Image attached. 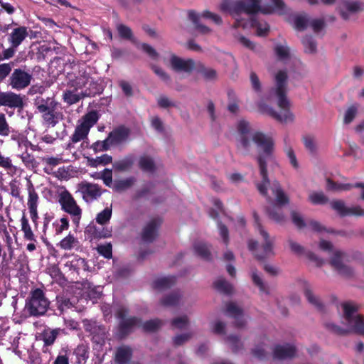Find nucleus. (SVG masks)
Here are the masks:
<instances>
[{"label": "nucleus", "instance_id": "nucleus-34", "mask_svg": "<svg viewBox=\"0 0 364 364\" xmlns=\"http://www.w3.org/2000/svg\"><path fill=\"white\" fill-rule=\"evenodd\" d=\"M182 299V295L180 292H173L166 296L161 300V303L165 306H174L179 304Z\"/></svg>", "mask_w": 364, "mask_h": 364}, {"label": "nucleus", "instance_id": "nucleus-53", "mask_svg": "<svg viewBox=\"0 0 364 364\" xmlns=\"http://www.w3.org/2000/svg\"><path fill=\"white\" fill-rule=\"evenodd\" d=\"M97 174L98 175L97 179H102L107 186L111 187V186L112 185V170L105 168L103 171L100 172V173Z\"/></svg>", "mask_w": 364, "mask_h": 364}, {"label": "nucleus", "instance_id": "nucleus-26", "mask_svg": "<svg viewBox=\"0 0 364 364\" xmlns=\"http://www.w3.org/2000/svg\"><path fill=\"white\" fill-rule=\"evenodd\" d=\"M227 313L236 319L237 326L239 327L245 326L246 320L242 318V310L233 302L227 305Z\"/></svg>", "mask_w": 364, "mask_h": 364}, {"label": "nucleus", "instance_id": "nucleus-58", "mask_svg": "<svg viewBox=\"0 0 364 364\" xmlns=\"http://www.w3.org/2000/svg\"><path fill=\"white\" fill-rule=\"evenodd\" d=\"M284 151L289 158V162L294 168H299V164L296 160L294 151L291 146L287 145L284 148Z\"/></svg>", "mask_w": 364, "mask_h": 364}, {"label": "nucleus", "instance_id": "nucleus-59", "mask_svg": "<svg viewBox=\"0 0 364 364\" xmlns=\"http://www.w3.org/2000/svg\"><path fill=\"white\" fill-rule=\"evenodd\" d=\"M304 143L306 149L311 153L314 154L317 150V144L314 137L306 136L304 138Z\"/></svg>", "mask_w": 364, "mask_h": 364}, {"label": "nucleus", "instance_id": "nucleus-48", "mask_svg": "<svg viewBox=\"0 0 364 364\" xmlns=\"http://www.w3.org/2000/svg\"><path fill=\"white\" fill-rule=\"evenodd\" d=\"M250 125L245 120H240L237 124V131L240 134V140L243 137L250 138L252 133L250 134Z\"/></svg>", "mask_w": 364, "mask_h": 364}, {"label": "nucleus", "instance_id": "nucleus-54", "mask_svg": "<svg viewBox=\"0 0 364 364\" xmlns=\"http://www.w3.org/2000/svg\"><path fill=\"white\" fill-rule=\"evenodd\" d=\"M304 46V50L307 53H314L316 50V44L314 39L310 36H306L302 40Z\"/></svg>", "mask_w": 364, "mask_h": 364}, {"label": "nucleus", "instance_id": "nucleus-21", "mask_svg": "<svg viewBox=\"0 0 364 364\" xmlns=\"http://www.w3.org/2000/svg\"><path fill=\"white\" fill-rule=\"evenodd\" d=\"M304 294L308 301L318 309H322L323 303L320 298L314 294L311 285L306 281L301 282Z\"/></svg>", "mask_w": 364, "mask_h": 364}, {"label": "nucleus", "instance_id": "nucleus-23", "mask_svg": "<svg viewBox=\"0 0 364 364\" xmlns=\"http://www.w3.org/2000/svg\"><path fill=\"white\" fill-rule=\"evenodd\" d=\"M27 28L20 26L14 28L9 36V41L13 48H17L27 37Z\"/></svg>", "mask_w": 364, "mask_h": 364}, {"label": "nucleus", "instance_id": "nucleus-29", "mask_svg": "<svg viewBox=\"0 0 364 364\" xmlns=\"http://www.w3.org/2000/svg\"><path fill=\"white\" fill-rule=\"evenodd\" d=\"M27 190L28 195L27 205L28 209L38 208L39 197L30 180L27 183Z\"/></svg>", "mask_w": 364, "mask_h": 364}, {"label": "nucleus", "instance_id": "nucleus-15", "mask_svg": "<svg viewBox=\"0 0 364 364\" xmlns=\"http://www.w3.org/2000/svg\"><path fill=\"white\" fill-rule=\"evenodd\" d=\"M170 67L176 73L190 75L197 67L198 64L191 58H181L175 55L171 56Z\"/></svg>", "mask_w": 364, "mask_h": 364}, {"label": "nucleus", "instance_id": "nucleus-43", "mask_svg": "<svg viewBox=\"0 0 364 364\" xmlns=\"http://www.w3.org/2000/svg\"><path fill=\"white\" fill-rule=\"evenodd\" d=\"M139 167L144 171L152 172L155 170V164L153 159L148 156H142L139 161Z\"/></svg>", "mask_w": 364, "mask_h": 364}, {"label": "nucleus", "instance_id": "nucleus-39", "mask_svg": "<svg viewBox=\"0 0 364 364\" xmlns=\"http://www.w3.org/2000/svg\"><path fill=\"white\" fill-rule=\"evenodd\" d=\"M214 287L217 291L223 294H230L232 291V286L223 277L215 279Z\"/></svg>", "mask_w": 364, "mask_h": 364}, {"label": "nucleus", "instance_id": "nucleus-56", "mask_svg": "<svg viewBox=\"0 0 364 364\" xmlns=\"http://www.w3.org/2000/svg\"><path fill=\"white\" fill-rule=\"evenodd\" d=\"M75 353L79 362L85 361L88 358V349L85 345H80L75 350Z\"/></svg>", "mask_w": 364, "mask_h": 364}, {"label": "nucleus", "instance_id": "nucleus-5", "mask_svg": "<svg viewBox=\"0 0 364 364\" xmlns=\"http://www.w3.org/2000/svg\"><path fill=\"white\" fill-rule=\"evenodd\" d=\"M37 112L41 114L44 124L54 127L62 118L59 104L53 97H37L34 100Z\"/></svg>", "mask_w": 364, "mask_h": 364}, {"label": "nucleus", "instance_id": "nucleus-8", "mask_svg": "<svg viewBox=\"0 0 364 364\" xmlns=\"http://www.w3.org/2000/svg\"><path fill=\"white\" fill-rule=\"evenodd\" d=\"M256 227L258 230L262 239V244L261 246L262 252H258V244L256 241L250 240L248 242L249 250L254 252L255 256L259 259H263L266 257L272 255L273 252L274 238L271 237L268 232L262 228L261 225L257 222V218L255 217Z\"/></svg>", "mask_w": 364, "mask_h": 364}, {"label": "nucleus", "instance_id": "nucleus-18", "mask_svg": "<svg viewBox=\"0 0 364 364\" xmlns=\"http://www.w3.org/2000/svg\"><path fill=\"white\" fill-rule=\"evenodd\" d=\"M23 105V98L21 95L13 92H0V106L10 108H22Z\"/></svg>", "mask_w": 364, "mask_h": 364}, {"label": "nucleus", "instance_id": "nucleus-3", "mask_svg": "<svg viewBox=\"0 0 364 364\" xmlns=\"http://www.w3.org/2000/svg\"><path fill=\"white\" fill-rule=\"evenodd\" d=\"M341 325L332 322L326 323V328L334 333L347 335L358 333L364 335V321L358 312V306L352 301H345L338 306Z\"/></svg>", "mask_w": 364, "mask_h": 364}, {"label": "nucleus", "instance_id": "nucleus-52", "mask_svg": "<svg viewBox=\"0 0 364 364\" xmlns=\"http://www.w3.org/2000/svg\"><path fill=\"white\" fill-rule=\"evenodd\" d=\"M56 299L58 305V309L61 311H64L73 306V302L70 301L69 298H67L65 296H57Z\"/></svg>", "mask_w": 364, "mask_h": 364}, {"label": "nucleus", "instance_id": "nucleus-62", "mask_svg": "<svg viewBox=\"0 0 364 364\" xmlns=\"http://www.w3.org/2000/svg\"><path fill=\"white\" fill-rule=\"evenodd\" d=\"M250 80L252 89L257 92H261L262 85L257 75L255 72L252 71L250 73Z\"/></svg>", "mask_w": 364, "mask_h": 364}, {"label": "nucleus", "instance_id": "nucleus-45", "mask_svg": "<svg viewBox=\"0 0 364 364\" xmlns=\"http://www.w3.org/2000/svg\"><path fill=\"white\" fill-rule=\"evenodd\" d=\"M309 24V18L306 15H298L294 20V26L297 31H304Z\"/></svg>", "mask_w": 364, "mask_h": 364}, {"label": "nucleus", "instance_id": "nucleus-37", "mask_svg": "<svg viewBox=\"0 0 364 364\" xmlns=\"http://www.w3.org/2000/svg\"><path fill=\"white\" fill-rule=\"evenodd\" d=\"M195 253L204 259H209L210 252L208 245L203 242H196L193 245Z\"/></svg>", "mask_w": 364, "mask_h": 364}, {"label": "nucleus", "instance_id": "nucleus-22", "mask_svg": "<svg viewBox=\"0 0 364 364\" xmlns=\"http://www.w3.org/2000/svg\"><path fill=\"white\" fill-rule=\"evenodd\" d=\"M362 9L361 4L350 0L344 1L340 7L341 14L346 20L349 18L350 14L358 12Z\"/></svg>", "mask_w": 364, "mask_h": 364}, {"label": "nucleus", "instance_id": "nucleus-25", "mask_svg": "<svg viewBox=\"0 0 364 364\" xmlns=\"http://www.w3.org/2000/svg\"><path fill=\"white\" fill-rule=\"evenodd\" d=\"M274 357L277 359H285L294 356L296 353V348L294 346L278 345L274 349Z\"/></svg>", "mask_w": 364, "mask_h": 364}, {"label": "nucleus", "instance_id": "nucleus-50", "mask_svg": "<svg viewBox=\"0 0 364 364\" xmlns=\"http://www.w3.org/2000/svg\"><path fill=\"white\" fill-rule=\"evenodd\" d=\"M53 226L55 229V234L59 235L64 230H66L69 228V222L66 218H62L60 220H55L53 223Z\"/></svg>", "mask_w": 364, "mask_h": 364}, {"label": "nucleus", "instance_id": "nucleus-12", "mask_svg": "<svg viewBox=\"0 0 364 364\" xmlns=\"http://www.w3.org/2000/svg\"><path fill=\"white\" fill-rule=\"evenodd\" d=\"M329 262L342 276L350 277L353 274V269L348 264V255L338 249L333 250V254L330 255Z\"/></svg>", "mask_w": 364, "mask_h": 364}, {"label": "nucleus", "instance_id": "nucleus-49", "mask_svg": "<svg viewBox=\"0 0 364 364\" xmlns=\"http://www.w3.org/2000/svg\"><path fill=\"white\" fill-rule=\"evenodd\" d=\"M59 333V329L46 330L43 333V341L46 345H52Z\"/></svg>", "mask_w": 364, "mask_h": 364}, {"label": "nucleus", "instance_id": "nucleus-28", "mask_svg": "<svg viewBox=\"0 0 364 364\" xmlns=\"http://www.w3.org/2000/svg\"><path fill=\"white\" fill-rule=\"evenodd\" d=\"M0 167L3 168L5 171H6L7 173L11 176L21 173V170L20 168L12 164L11 159L8 157L4 156L0 151Z\"/></svg>", "mask_w": 364, "mask_h": 364}, {"label": "nucleus", "instance_id": "nucleus-27", "mask_svg": "<svg viewBox=\"0 0 364 364\" xmlns=\"http://www.w3.org/2000/svg\"><path fill=\"white\" fill-rule=\"evenodd\" d=\"M132 350L129 346L119 347L115 353V363L117 364H127L132 358Z\"/></svg>", "mask_w": 364, "mask_h": 364}, {"label": "nucleus", "instance_id": "nucleus-2", "mask_svg": "<svg viewBox=\"0 0 364 364\" xmlns=\"http://www.w3.org/2000/svg\"><path fill=\"white\" fill-rule=\"evenodd\" d=\"M288 75L286 70H278L274 76V85L269 91V97L277 100L278 106L282 109L279 114L265 103L259 104V110L279 122H289L294 120L293 114L288 109L289 102L287 98Z\"/></svg>", "mask_w": 364, "mask_h": 364}, {"label": "nucleus", "instance_id": "nucleus-14", "mask_svg": "<svg viewBox=\"0 0 364 364\" xmlns=\"http://www.w3.org/2000/svg\"><path fill=\"white\" fill-rule=\"evenodd\" d=\"M32 78V75L30 73L21 68H16L9 77V85L14 90H21L31 84Z\"/></svg>", "mask_w": 364, "mask_h": 364}, {"label": "nucleus", "instance_id": "nucleus-31", "mask_svg": "<svg viewBox=\"0 0 364 364\" xmlns=\"http://www.w3.org/2000/svg\"><path fill=\"white\" fill-rule=\"evenodd\" d=\"M77 90H66L64 92L63 95V99L65 102L68 105H73L78 102L81 99L85 97L84 96L83 92L81 91L80 92H77Z\"/></svg>", "mask_w": 364, "mask_h": 364}, {"label": "nucleus", "instance_id": "nucleus-9", "mask_svg": "<svg viewBox=\"0 0 364 364\" xmlns=\"http://www.w3.org/2000/svg\"><path fill=\"white\" fill-rule=\"evenodd\" d=\"M58 197V202L62 210L68 213L72 217L73 222L77 225L81 218L82 209L66 189L61 191Z\"/></svg>", "mask_w": 364, "mask_h": 364}, {"label": "nucleus", "instance_id": "nucleus-16", "mask_svg": "<svg viewBox=\"0 0 364 364\" xmlns=\"http://www.w3.org/2000/svg\"><path fill=\"white\" fill-rule=\"evenodd\" d=\"M331 208L341 217L346 216H364V209L360 205L348 207L342 200H333L330 202Z\"/></svg>", "mask_w": 364, "mask_h": 364}, {"label": "nucleus", "instance_id": "nucleus-24", "mask_svg": "<svg viewBox=\"0 0 364 364\" xmlns=\"http://www.w3.org/2000/svg\"><path fill=\"white\" fill-rule=\"evenodd\" d=\"M129 135V129L124 127H120L111 132L108 137L112 145H117L126 141Z\"/></svg>", "mask_w": 364, "mask_h": 364}, {"label": "nucleus", "instance_id": "nucleus-44", "mask_svg": "<svg viewBox=\"0 0 364 364\" xmlns=\"http://www.w3.org/2000/svg\"><path fill=\"white\" fill-rule=\"evenodd\" d=\"M277 58L281 60H287L291 56L289 48L283 44H277L274 48Z\"/></svg>", "mask_w": 364, "mask_h": 364}, {"label": "nucleus", "instance_id": "nucleus-33", "mask_svg": "<svg viewBox=\"0 0 364 364\" xmlns=\"http://www.w3.org/2000/svg\"><path fill=\"white\" fill-rule=\"evenodd\" d=\"M21 231L23 233V238L30 242H36V236L31 230L28 219L23 216L21 220Z\"/></svg>", "mask_w": 364, "mask_h": 364}, {"label": "nucleus", "instance_id": "nucleus-10", "mask_svg": "<svg viewBox=\"0 0 364 364\" xmlns=\"http://www.w3.org/2000/svg\"><path fill=\"white\" fill-rule=\"evenodd\" d=\"M97 120L98 114L95 111L90 112L85 114L75 127V132L72 135V141L77 143L86 139L90 128L97 123Z\"/></svg>", "mask_w": 364, "mask_h": 364}, {"label": "nucleus", "instance_id": "nucleus-55", "mask_svg": "<svg viewBox=\"0 0 364 364\" xmlns=\"http://www.w3.org/2000/svg\"><path fill=\"white\" fill-rule=\"evenodd\" d=\"M151 69L154 73L164 82L169 83L171 82L170 75L161 68L157 65H152Z\"/></svg>", "mask_w": 364, "mask_h": 364}, {"label": "nucleus", "instance_id": "nucleus-51", "mask_svg": "<svg viewBox=\"0 0 364 364\" xmlns=\"http://www.w3.org/2000/svg\"><path fill=\"white\" fill-rule=\"evenodd\" d=\"M11 132V127L4 113H0V136H7Z\"/></svg>", "mask_w": 364, "mask_h": 364}, {"label": "nucleus", "instance_id": "nucleus-40", "mask_svg": "<svg viewBox=\"0 0 364 364\" xmlns=\"http://www.w3.org/2000/svg\"><path fill=\"white\" fill-rule=\"evenodd\" d=\"M353 188V184L351 183H336L331 179H327L326 181V188L329 191H349Z\"/></svg>", "mask_w": 364, "mask_h": 364}, {"label": "nucleus", "instance_id": "nucleus-32", "mask_svg": "<svg viewBox=\"0 0 364 364\" xmlns=\"http://www.w3.org/2000/svg\"><path fill=\"white\" fill-rule=\"evenodd\" d=\"M79 245L78 240L73 235L68 234L65 237L62 239L58 246L64 250H70Z\"/></svg>", "mask_w": 364, "mask_h": 364}, {"label": "nucleus", "instance_id": "nucleus-63", "mask_svg": "<svg viewBox=\"0 0 364 364\" xmlns=\"http://www.w3.org/2000/svg\"><path fill=\"white\" fill-rule=\"evenodd\" d=\"M97 250L105 258L110 259L112 256V248L110 244L99 245Z\"/></svg>", "mask_w": 364, "mask_h": 364}, {"label": "nucleus", "instance_id": "nucleus-42", "mask_svg": "<svg viewBox=\"0 0 364 364\" xmlns=\"http://www.w3.org/2000/svg\"><path fill=\"white\" fill-rule=\"evenodd\" d=\"M309 200L314 205H324L328 202V198L321 191H314L309 194Z\"/></svg>", "mask_w": 364, "mask_h": 364}, {"label": "nucleus", "instance_id": "nucleus-47", "mask_svg": "<svg viewBox=\"0 0 364 364\" xmlns=\"http://www.w3.org/2000/svg\"><path fill=\"white\" fill-rule=\"evenodd\" d=\"M198 65H200V73L206 80L211 81L218 78V73L215 69L204 67L200 65V63H198Z\"/></svg>", "mask_w": 364, "mask_h": 364}, {"label": "nucleus", "instance_id": "nucleus-41", "mask_svg": "<svg viewBox=\"0 0 364 364\" xmlns=\"http://www.w3.org/2000/svg\"><path fill=\"white\" fill-rule=\"evenodd\" d=\"M272 191L276 196V200L278 204L284 205L289 202L287 196L280 188V186L277 182H274L272 183Z\"/></svg>", "mask_w": 364, "mask_h": 364}, {"label": "nucleus", "instance_id": "nucleus-35", "mask_svg": "<svg viewBox=\"0 0 364 364\" xmlns=\"http://www.w3.org/2000/svg\"><path fill=\"white\" fill-rule=\"evenodd\" d=\"M235 38L237 39L239 43H240L246 48L257 53L262 52V48L259 45L255 44L254 42L251 41L250 39L247 38L244 36L237 35L235 36Z\"/></svg>", "mask_w": 364, "mask_h": 364}, {"label": "nucleus", "instance_id": "nucleus-17", "mask_svg": "<svg viewBox=\"0 0 364 364\" xmlns=\"http://www.w3.org/2000/svg\"><path fill=\"white\" fill-rule=\"evenodd\" d=\"M78 191L85 201L89 203L97 200L102 193L101 187L95 183L82 181L77 185Z\"/></svg>", "mask_w": 364, "mask_h": 364}, {"label": "nucleus", "instance_id": "nucleus-11", "mask_svg": "<svg viewBox=\"0 0 364 364\" xmlns=\"http://www.w3.org/2000/svg\"><path fill=\"white\" fill-rule=\"evenodd\" d=\"M48 304V301L46 299L43 291L36 289L31 293V297L26 303V309L31 315L40 316L46 312Z\"/></svg>", "mask_w": 364, "mask_h": 364}, {"label": "nucleus", "instance_id": "nucleus-38", "mask_svg": "<svg viewBox=\"0 0 364 364\" xmlns=\"http://www.w3.org/2000/svg\"><path fill=\"white\" fill-rule=\"evenodd\" d=\"M135 182L134 177L119 180L114 182L113 189L117 192H122L131 188Z\"/></svg>", "mask_w": 364, "mask_h": 364}, {"label": "nucleus", "instance_id": "nucleus-13", "mask_svg": "<svg viewBox=\"0 0 364 364\" xmlns=\"http://www.w3.org/2000/svg\"><path fill=\"white\" fill-rule=\"evenodd\" d=\"M201 17L210 18L216 24H220L222 23L221 18L218 14L211 13L210 11H204L200 16L193 11H189V19L194 24L196 29L202 34L209 33L210 32V29L201 23Z\"/></svg>", "mask_w": 364, "mask_h": 364}, {"label": "nucleus", "instance_id": "nucleus-30", "mask_svg": "<svg viewBox=\"0 0 364 364\" xmlns=\"http://www.w3.org/2000/svg\"><path fill=\"white\" fill-rule=\"evenodd\" d=\"M176 283V278L173 276L157 278L153 282V287L157 290H164L173 286Z\"/></svg>", "mask_w": 364, "mask_h": 364}, {"label": "nucleus", "instance_id": "nucleus-57", "mask_svg": "<svg viewBox=\"0 0 364 364\" xmlns=\"http://www.w3.org/2000/svg\"><path fill=\"white\" fill-rule=\"evenodd\" d=\"M188 324L189 321L186 316L176 318L171 322V325L173 326V327L180 329L186 328L188 326Z\"/></svg>", "mask_w": 364, "mask_h": 364}, {"label": "nucleus", "instance_id": "nucleus-61", "mask_svg": "<svg viewBox=\"0 0 364 364\" xmlns=\"http://www.w3.org/2000/svg\"><path fill=\"white\" fill-rule=\"evenodd\" d=\"M291 218L293 223L299 228L302 229L307 225L303 217L298 213L293 211L291 213Z\"/></svg>", "mask_w": 364, "mask_h": 364}, {"label": "nucleus", "instance_id": "nucleus-19", "mask_svg": "<svg viewBox=\"0 0 364 364\" xmlns=\"http://www.w3.org/2000/svg\"><path fill=\"white\" fill-rule=\"evenodd\" d=\"M242 14L243 13H240L238 15L240 23L235 19V27H242L243 28H247L249 26L255 27L256 28V33L259 36H264L268 33L269 26L266 22H258L252 19L250 21H245L244 18L240 17V15Z\"/></svg>", "mask_w": 364, "mask_h": 364}, {"label": "nucleus", "instance_id": "nucleus-60", "mask_svg": "<svg viewBox=\"0 0 364 364\" xmlns=\"http://www.w3.org/2000/svg\"><path fill=\"white\" fill-rule=\"evenodd\" d=\"M268 215L272 220L277 223H282L284 221V217L278 208L274 207L272 210H268Z\"/></svg>", "mask_w": 364, "mask_h": 364}, {"label": "nucleus", "instance_id": "nucleus-64", "mask_svg": "<svg viewBox=\"0 0 364 364\" xmlns=\"http://www.w3.org/2000/svg\"><path fill=\"white\" fill-rule=\"evenodd\" d=\"M357 108L355 106L350 107L345 112L343 122L345 124H350L355 117Z\"/></svg>", "mask_w": 364, "mask_h": 364}, {"label": "nucleus", "instance_id": "nucleus-20", "mask_svg": "<svg viewBox=\"0 0 364 364\" xmlns=\"http://www.w3.org/2000/svg\"><path fill=\"white\" fill-rule=\"evenodd\" d=\"M161 224V220L157 218L151 219L144 226L141 237L145 242H152L157 236V229Z\"/></svg>", "mask_w": 364, "mask_h": 364}, {"label": "nucleus", "instance_id": "nucleus-46", "mask_svg": "<svg viewBox=\"0 0 364 364\" xmlns=\"http://www.w3.org/2000/svg\"><path fill=\"white\" fill-rule=\"evenodd\" d=\"M112 214V209L111 207L105 208L102 211L99 213L96 216V222L100 225L107 224Z\"/></svg>", "mask_w": 364, "mask_h": 364}, {"label": "nucleus", "instance_id": "nucleus-4", "mask_svg": "<svg viewBox=\"0 0 364 364\" xmlns=\"http://www.w3.org/2000/svg\"><path fill=\"white\" fill-rule=\"evenodd\" d=\"M262 0H237L232 2L228 11L232 17L240 23L238 15L245 13V15L262 13L264 14H285L288 9L283 0H269V3L261 4Z\"/></svg>", "mask_w": 364, "mask_h": 364}, {"label": "nucleus", "instance_id": "nucleus-6", "mask_svg": "<svg viewBox=\"0 0 364 364\" xmlns=\"http://www.w3.org/2000/svg\"><path fill=\"white\" fill-rule=\"evenodd\" d=\"M68 85L75 90H80L84 96L91 97L100 94L102 87L98 80L92 76L90 71L85 69L79 70L74 79L70 80Z\"/></svg>", "mask_w": 364, "mask_h": 364}, {"label": "nucleus", "instance_id": "nucleus-36", "mask_svg": "<svg viewBox=\"0 0 364 364\" xmlns=\"http://www.w3.org/2000/svg\"><path fill=\"white\" fill-rule=\"evenodd\" d=\"M134 159L132 156L125 157L124 159L114 162L113 167L115 170L119 171H127L129 170L133 166Z\"/></svg>", "mask_w": 364, "mask_h": 364}, {"label": "nucleus", "instance_id": "nucleus-1", "mask_svg": "<svg viewBox=\"0 0 364 364\" xmlns=\"http://www.w3.org/2000/svg\"><path fill=\"white\" fill-rule=\"evenodd\" d=\"M255 146L258 151L257 163L262 181L256 183L259 193L267 196L269 181L267 178V166L269 162H274L275 141L274 139L261 132H253L250 138L243 137L239 141V149L243 154H250Z\"/></svg>", "mask_w": 364, "mask_h": 364}, {"label": "nucleus", "instance_id": "nucleus-7", "mask_svg": "<svg viewBox=\"0 0 364 364\" xmlns=\"http://www.w3.org/2000/svg\"><path fill=\"white\" fill-rule=\"evenodd\" d=\"M117 316L122 319L121 328L124 331H128L133 326H142L145 331H153L159 328L162 323L159 319H153L141 323L135 317L127 318V310L124 307H120L117 312Z\"/></svg>", "mask_w": 364, "mask_h": 364}]
</instances>
